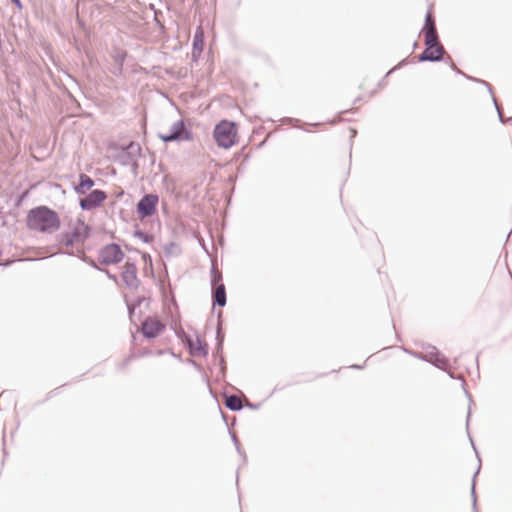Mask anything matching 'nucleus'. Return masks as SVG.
<instances>
[{"instance_id":"nucleus-1","label":"nucleus","mask_w":512,"mask_h":512,"mask_svg":"<svg viewBox=\"0 0 512 512\" xmlns=\"http://www.w3.org/2000/svg\"><path fill=\"white\" fill-rule=\"evenodd\" d=\"M26 225L31 231L52 234L60 228L61 221L56 211L42 205L28 212Z\"/></svg>"},{"instance_id":"nucleus-2","label":"nucleus","mask_w":512,"mask_h":512,"mask_svg":"<svg viewBox=\"0 0 512 512\" xmlns=\"http://www.w3.org/2000/svg\"><path fill=\"white\" fill-rule=\"evenodd\" d=\"M218 146L228 149L237 143V128L234 122L222 120L216 125L213 132Z\"/></svg>"},{"instance_id":"nucleus-3","label":"nucleus","mask_w":512,"mask_h":512,"mask_svg":"<svg viewBox=\"0 0 512 512\" xmlns=\"http://www.w3.org/2000/svg\"><path fill=\"white\" fill-rule=\"evenodd\" d=\"M124 257V253L117 244H109L103 247L99 252V260L103 264L119 263Z\"/></svg>"},{"instance_id":"nucleus-4","label":"nucleus","mask_w":512,"mask_h":512,"mask_svg":"<svg viewBox=\"0 0 512 512\" xmlns=\"http://www.w3.org/2000/svg\"><path fill=\"white\" fill-rule=\"evenodd\" d=\"M158 196L154 194L145 195L137 204V212L141 219L152 216L156 212Z\"/></svg>"},{"instance_id":"nucleus-5","label":"nucleus","mask_w":512,"mask_h":512,"mask_svg":"<svg viewBox=\"0 0 512 512\" xmlns=\"http://www.w3.org/2000/svg\"><path fill=\"white\" fill-rule=\"evenodd\" d=\"M165 328V324L156 316L147 317L141 326L142 333L147 338L158 336Z\"/></svg>"},{"instance_id":"nucleus-6","label":"nucleus","mask_w":512,"mask_h":512,"mask_svg":"<svg viewBox=\"0 0 512 512\" xmlns=\"http://www.w3.org/2000/svg\"><path fill=\"white\" fill-rule=\"evenodd\" d=\"M106 194L101 190H93L85 198L80 200V206L84 210H91L102 204L106 199Z\"/></svg>"},{"instance_id":"nucleus-7","label":"nucleus","mask_w":512,"mask_h":512,"mask_svg":"<svg viewBox=\"0 0 512 512\" xmlns=\"http://www.w3.org/2000/svg\"><path fill=\"white\" fill-rule=\"evenodd\" d=\"M187 343L189 345L190 353L193 356L202 357L208 353L207 343L198 336L194 338H187Z\"/></svg>"},{"instance_id":"nucleus-8","label":"nucleus","mask_w":512,"mask_h":512,"mask_svg":"<svg viewBox=\"0 0 512 512\" xmlns=\"http://www.w3.org/2000/svg\"><path fill=\"white\" fill-rule=\"evenodd\" d=\"M89 233V227L80 219L76 220L73 224V231L68 239L69 243H75L82 241L87 237Z\"/></svg>"},{"instance_id":"nucleus-9","label":"nucleus","mask_w":512,"mask_h":512,"mask_svg":"<svg viewBox=\"0 0 512 512\" xmlns=\"http://www.w3.org/2000/svg\"><path fill=\"white\" fill-rule=\"evenodd\" d=\"M443 47L440 43L438 44H432V45H426V49L423 51V53L420 56L421 61H437L442 58L443 55Z\"/></svg>"},{"instance_id":"nucleus-10","label":"nucleus","mask_w":512,"mask_h":512,"mask_svg":"<svg viewBox=\"0 0 512 512\" xmlns=\"http://www.w3.org/2000/svg\"><path fill=\"white\" fill-rule=\"evenodd\" d=\"M122 280L130 287H136L138 285L137 268L133 263H125L122 272Z\"/></svg>"},{"instance_id":"nucleus-11","label":"nucleus","mask_w":512,"mask_h":512,"mask_svg":"<svg viewBox=\"0 0 512 512\" xmlns=\"http://www.w3.org/2000/svg\"><path fill=\"white\" fill-rule=\"evenodd\" d=\"M183 132L184 123L182 121H178L173 125L171 132L160 134V138L165 142L174 141L181 138Z\"/></svg>"},{"instance_id":"nucleus-12","label":"nucleus","mask_w":512,"mask_h":512,"mask_svg":"<svg viewBox=\"0 0 512 512\" xmlns=\"http://www.w3.org/2000/svg\"><path fill=\"white\" fill-rule=\"evenodd\" d=\"M94 186V181L86 174L80 175L79 184L75 187V191L78 194H85Z\"/></svg>"},{"instance_id":"nucleus-13","label":"nucleus","mask_w":512,"mask_h":512,"mask_svg":"<svg viewBox=\"0 0 512 512\" xmlns=\"http://www.w3.org/2000/svg\"><path fill=\"white\" fill-rule=\"evenodd\" d=\"M214 302L219 306H224L226 304V291L223 284L216 286L214 291Z\"/></svg>"},{"instance_id":"nucleus-14","label":"nucleus","mask_w":512,"mask_h":512,"mask_svg":"<svg viewBox=\"0 0 512 512\" xmlns=\"http://www.w3.org/2000/svg\"><path fill=\"white\" fill-rule=\"evenodd\" d=\"M424 36H425V45H432V44L439 43L436 27L430 26L429 29H425Z\"/></svg>"},{"instance_id":"nucleus-15","label":"nucleus","mask_w":512,"mask_h":512,"mask_svg":"<svg viewBox=\"0 0 512 512\" xmlns=\"http://www.w3.org/2000/svg\"><path fill=\"white\" fill-rule=\"evenodd\" d=\"M226 406L231 410H239L242 408L241 399L237 396H230L226 399Z\"/></svg>"},{"instance_id":"nucleus-16","label":"nucleus","mask_w":512,"mask_h":512,"mask_svg":"<svg viewBox=\"0 0 512 512\" xmlns=\"http://www.w3.org/2000/svg\"><path fill=\"white\" fill-rule=\"evenodd\" d=\"M198 43H200V44L203 43V31L201 28H198V30L195 33V37H194V46L196 47L198 45Z\"/></svg>"},{"instance_id":"nucleus-17","label":"nucleus","mask_w":512,"mask_h":512,"mask_svg":"<svg viewBox=\"0 0 512 512\" xmlns=\"http://www.w3.org/2000/svg\"><path fill=\"white\" fill-rule=\"evenodd\" d=\"M430 26L435 27V23L432 18V13L429 11L426 15L425 29H429Z\"/></svg>"},{"instance_id":"nucleus-18","label":"nucleus","mask_w":512,"mask_h":512,"mask_svg":"<svg viewBox=\"0 0 512 512\" xmlns=\"http://www.w3.org/2000/svg\"><path fill=\"white\" fill-rule=\"evenodd\" d=\"M220 279H221V276H215V278H214V280H213L214 284L216 285V284H217V282H218Z\"/></svg>"},{"instance_id":"nucleus-19","label":"nucleus","mask_w":512,"mask_h":512,"mask_svg":"<svg viewBox=\"0 0 512 512\" xmlns=\"http://www.w3.org/2000/svg\"><path fill=\"white\" fill-rule=\"evenodd\" d=\"M14 3H16L18 6H20V1L19 0H13Z\"/></svg>"}]
</instances>
